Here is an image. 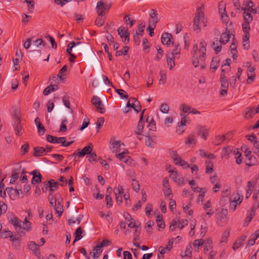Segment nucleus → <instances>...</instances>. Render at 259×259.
<instances>
[{
  "label": "nucleus",
  "mask_w": 259,
  "mask_h": 259,
  "mask_svg": "<svg viewBox=\"0 0 259 259\" xmlns=\"http://www.w3.org/2000/svg\"><path fill=\"white\" fill-rule=\"evenodd\" d=\"M200 22L203 24L204 27L206 26V22L205 21L204 13L201 7L197 9L195 16L194 18L193 29L194 30L196 31L197 32H199L200 31Z\"/></svg>",
  "instance_id": "1"
},
{
  "label": "nucleus",
  "mask_w": 259,
  "mask_h": 259,
  "mask_svg": "<svg viewBox=\"0 0 259 259\" xmlns=\"http://www.w3.org/2000/svg\"><path fill=\"white\" fill-rule=\"evenodd\" d=\"M105 0H100L97 4L96 9L98 15L99 16H104L105 15V11H108L111 7V4L104 2Z\"/></svg>",
  "instance_id": "2"
},
{
  "label": "nucleus",
  "mask_w": 259,
  "mask_h": 259,
  "mask_svg": "<svg viewBox=\"0 0 259 259\" xmlns=\"http://www.w3.org/2000/svg\"><path fill=\"white\" fill-rule=\"evenodd\" d=\"M109 145L110 150L113 153L120 152L121 147L124 146V144L123 143H121L120 141H117L115 137L111 138Z\"/></svg>",
  "instance_id": "3"
},
{
  "label": "nucleus",
  "mask_w": 259,
  "mask_h": 259,
  "mask_svg": "<svg viewBox=\"0 0 259 259\" xmlns=\"http://www.w3.org/2000/svg\"><path fill=\"white\" fill-rule=\"evenodd\" d=\"M92 103L95 106L96 110L101 113H104L105 112V108L100 98L96 96H94L92 100Z\"/></svg>",
  "instance_id": "4"
},
{
  "label": "nucleus",
  "mask_w": 259,
  "mask_h": 259,
  "mask_svg": "<svg viewBox=\"0 0 259 259\" xmlns=\"http://www.w3.org/2000/svg\"><path fill=\"white\" fill-rule=\"evenodd\" d=\"M84 48H87V47L78 46L77 47H74L73 51L76 53L79 52L81 51ZM87 48L88 49L90 55L92 58L93 61L94 62L95 65H96L98 66H99L100 61L98 59L96 55L94 53L92 49H91L90 47H87Z\"/></svg>",
  "instance_id": "5"
},
{
  "label": "nucleus",
  "mask_w": 259,
  "mask_h": 259,
  "mask_svg": "<svg viewBox=\"0 0 259 259\" xmlns=\"http://www.w3.org/2000/svg\"><path fill=\"white\" fill-rule=\"evenodd\" d=\"M11 223L15 227V229L18 234L20 235H24L25 234V232L23 231V228L21 227V221L17 217H13L11 220Z\"/></svg>",
  "instance_id": "6"
},
{
  "label": "nucleus",
  "mask_w": 259,
  "mask_h": 259,
  "mask_svg": "<svg viewBox=\"0 0 259 259\" xmlns=\"http://www.w3.org/2000/svg\"><path fill=\"white\" fill-rule=\"evenodd\" d=\"M211 204L209 200L206 202V203L204 205V209L206 211L205 214L202 215V218L203 219H205L207 218L210 217L213 213L214 211L213 209H211Z\"/></svg>",
  "instance_id": "7"
},
{
  "label": "nucleus",
  "mask_w": 259,
  "mask_h": 259,
  "mask_svg": "<svg viewBox=\"0 0 259 259\" xmlns=\"http://www.w3.org/2000/svg\"><path fill=\"white\" fill-rule=\"evenodd\" d=\"M47 140L48 142H50L53 144H62V146H63V144L64 143V142H66V138L65 137H57L55 136H53L50 135L47 136Z\"/></svg>",
  "instance_id": "8"
},
{
  "label": "nucleus",
  "mask_w": 259,
  "mask_h": 259,
  "mask_svg": "<svg viewBox=\"0 0 259 259\" xmlns=\"http://www.w3.org/2000/svg\"><path fill=\"white\" fill-rule=\"evenodd\" d=\"M93 149V146L92 143H89L88 146L84 147L81 151L78 152L77 153L74 152L73 155H77L79 157H82L86 154H89L92 152Z\"/></svg>",
  "instance_id": "9"
},
{
  "label": "nucleus",
  "mask_w": 259,
  "mask_h": 259,
  "mask_svg": "<svg viewBox=\"0 0 259 259\" xmlns=\"http://www.w3.org/2000/svg\"><path fill=\"white\" fill-rule=\"evenodd\" d=\"M149 16L151 20H149V23L152 24V25H154V27H156V24L158 23L160 20L158 16L157 11L154 9H151L149 13Z\"/></svg>",
  "instance_id": "10"
},
{
  "label": "nucleus",
  "mask_w": 259,
  "mask_h": 259,
  "mask_svg": "<svg viewBox=\"0 0 259 259\" xmlns=\"http://www.w3.org/2000/svg\"><path fill=\"white\" fill-rule=\"evenodd\" d=\"M206 42L204 40H201L200 43V50H199V58L201 59V62L205 60V56L206 54Z\"/></svg>",
  "instance_id": "11"
},
{
  "label": "nucleus",
  "mask_w": 259,
  "mask_h": 259,
  "mask_svg": "<svg viewBox=\"0 0 259 259\" xmlns=\"http://www.w3.org/2000/svg\"><path fill=\"white\" fill-rule=\"evenodd\" d=\"M171 38L172 35L171 34L165 32L161 36V42L163 45H166L167 46H169L170 45H173L174 42L171 41Z\"/></svg>",
  "instance_id": "12"
},
{
  "label": "nucleus",
  "mask_w": 259,
  "mask_h": 259,
  "mask_svg": "<svg viewBox=\"0 0 259 259\" xmlns=\"http://www.w3.org/2000/svg\"><path fill=\"white\" fill-rule=\"evenodd\" d=\"M118 34L121 38H124V43L126 44L125 42V41L127 40V41H129V35L130 33L128 32L127 29H125L123 27H119L118 30Z\"/></svg>",
  "instance_id": "13"
},
{
  "label": "nucleus",
  "mask_w": 259,
  "mask_h": 259,
  "mask_svg": "<svg viewBox=\"0 0 259 259\" xmlns=\"http://www.w3.org/2000/svg\"><path fill=\"white\" fill-rule=\"evenodd\" d=\"M13 126L15 131V134L17 136L22 135V125L21 124L20 119H19L17 117L15 121H14Z\"/></svg>",
  "instance_id": "14"
},
{
  "label": "nucleus",
  "mask_w": 259,
  "mask_h": 259,
  "mask_svg": "<svg viewBox=\"0 0 259 259\" xmlns=\"http://www.w3.org/2000/svg\"><path fill=\"white\" fill-rule=\"evenodd\" d=\"M198 135L205 140L207 139L208 136V129L205 126H199L197 127Z\"/></svg>",
  "instance_id": "15"
},
{
  "label": "nucleus",
  "mask_w": 259,
  "mask_h": 259,
  "mask_svg": "<svg viewBox=\"0 0 259 259\" xmlns=\"http://www.w3.org/2000/svg\"><path fill=\"white\" fill-rule=\"evenodd\" d=\"M231 135V133H228L223 136H216L213 141L214 144L216 145H220L221 143L223 142L226 139L229 138Z\"/></svg>",
  "instance_id": "16"
},
{
  "label": "nucleus",
  "mask_w": 259,
  "mask_h": 259,
  "mask_svg": "<svg viewBox=\"0 0 259 259\" xmlns=\"http://www.w3.org/2000/svg\"><path fill=\"white\" fill-rule=\"evenodd\" d=\"M166 62L168 66H169V70H172L175 66V60L176 57H175L171 55L170 53H167L166 55Z\"/></svg>",
  "instance_id": "17"
},
{
  "label": "nucleus",
  "mask_w": 259,
  "mask_h": 259,
  "mask_svg": "<svg viewBox=\"0 0 259 259\" xmlns=\"http://www.w3.org/2000/svg\"><path fill=\"white\" fill-rule=\"evenodd\" d=\"M173 245V242L172 241H169L167 245L165 247L160 246L158 248V251L160 254H164L167 252H169L172 248Z\"/></svg>",
  "instance_id": "18"
},
{
  "label": "nucleus",
  "mask_w": 259,
  "mask_h": 259,
  "mask_svg": "<svg viewBox=\"0 0 259 259\" xmlns=\"http://www.w3.org/2000/svg\"><path fill=\"white\" fill-rule=\"evenodd\" d=\"M163 185L164 187V189H163L164 195L166 196H169L171 193V190L170 188V185L167 179L164 178L163 180Z\"/></svg>",
  "instance_id": "19"
},
{
  "label": "nucleus",
  "mask_w": 259,
  "mask_h": 259,
  "mask_svg": "<svg viewBox=\"0 0 259 259\" xmlns=\"http://www.w3.org/2000/svg\"><path fill=\"white\" fill-rule=\"evenodd\" d=\"M46 148L41 147H35L34 148L33 155L36 157H39L46 154Z\"/></svg>",
  "instance_id": "20"
},
{
  "label": "nucleus",
  "mask_w": 259,
  "mask_h": 259,
  "mask_svg": "<svg viewBox=\"0 0 259 259\" xmlns=\"http://www.w3.org/2000/svg\"><path fill=\"white\" fill-rule=\"evenodd\" d=\"M31 174L33 176L31 183L33 184L34 182L36 183H38L41 182L42 176L41 174L38 172L37 170H33L31 172Z\"/></svg>",
  "instance_id": "21"
},
{
  "label": "nucleus",
  "mask_w": 259,
  "mask_h": 259,
  "mask_svg": "<svg viewBox=\"0 0 259 259\" xmlns=\"http://www.w3.org/2000/svg\"><path fill=\"white\" fill-rule=\"evenodd\" d=\"M48 183H50V195H52V193L56 191L58 188V183L55 182V181L53 179H51L48 181Z\"/></svg>",
  "instance_id": "22"
},
{
  "label": "nucleus",
  "mask_w": 259,
  "mask_h": 259,
  "mask_svg": "<svg viewBox=\"0 0 259 259\" xmlns=\"http://www.w3.org/2000/svg\"><path fill=\"white\" fill-rule=\"evenodd\" d=\"M169 172L170 173V177L171 178L173 181L179 184L181 182V178L179 177L177 171L174 170H169Z\"/></svg>",
  "instance_id": "23"
},
{
  "label": "nucleus",
  "mask_w": 259,
  "mask_h": 259,
  "mask_svg": "<svg viewBox=\"0 0 259 259\" xmlns=\"http://www.w3.org/2000/svg\"><path fill=\"white\" fill-rule=\"evenodd\" d=\"M231 35L232 34L223 33L221 35L220 42L221 44H226L229 41Z\"/></svg>",
  "instance_id": "24"
},
{
  "label": "nucleus",
  "mask_w": 259,
  "mask_h": 259,
  "mask_svg": "<svg viewBox=\"0 0 259 259\" xmlns=\"http://www.w3.org/2000/svg\"><path fill=\"white\" fill-rule=\"evenodd\" d=\"M160 78L159 79V84L163 85L165 83L167 79L166 73L164 70H161L159 72Z\"/></svg>",
  "instance_id": "25"
},
{
  "label": "nucleus",
  "mask_w": 259,
  "mask_h": 259,
  "mask_svg": "<svg viewBox=\"0 0 259 259\" xmlns=\"http://www.w3.org/2000/svg\"><path fill=\"white\" fill-rule=\"evenodd\" d=\"M221 82L222 89H228L229 87V83L227 77L224 73H221Z\"/></svg>",
  "instance_id": "26"
},
{
  "label": "nucleus",
  "mask_w": 259,
  "mask_h": 259,
  "mask_svg": "<svg viewBox=\"0 0 259 259\" xmlns=\"http://www.w3.org/2000/svg\"><path fill=\"white\" fill-rule=\"evenodd\" d=\"M83 232L84 231L81 229V227H78L76 229L75 231V238L73 241V244L75 243L76 241L80 240L82 237V234Z\"/></svg>",
  "instance_id": "27"
},
{
  "label": "nucleus",
  "mask_w": 259,
  "mask_h": 259,
  "mask_svg": "<svg viewBox=\"0 0 259 259\" xmlns=\"http://www.w3.org/2000/svg\"><path fill=\"white\" fill-rule=\"evenodd\" d=\"M58 88V86L56 85H52L48 86L43 91L45 96L48 95L51 92L56 91Z\"/></svg>",
  "instance_id": "28"
},
{
  "label": "nucleus",
  "mask_w": 259,
  "mask_h": 259,
  "mask_svg": "<svg viewBox=\"0 0 259 259\" xmlns=\"http://www.w3.org/2000/svg\"><path fill=\"white\" fill-rule=\"evenodd\" d=\"M242 10L244 11V21L251 22L253 20V17L251 16V14L246 11V8H242Z\"/></svg>",
  "instance_id": "29"
},
{
  "label": "nucleus",
  "mask_w": 259,
  "mask_h": 259,
  "mask_svg": "<svg viewBox=\"0 0 259 259\" xmlns=\"http://www.w3.org/2000/svg\"><path fill=\"white\" fill-rule=\"evenodd\" d=\"M230 229H227L223 233L222 236L221 237V240H220V245H222V244L223 243H226L228 240V238L229 237L230 235Z\"/></svg>",
  "instance_id": "30"
},
{
  "label": "nucleus",
  "mask_w": 259,
  "mask_h": 259,
  "mask_svg": "<svg viewBox=\"0 0 259 259\" xmlns=\"http://www.w3.org/2000/svg\"><path fill=\"white\" fill-rule=\"evenodd\" d=\"M93 251L95 252H91L92 256L94 259H97L98 258L102 252L101 248H98V245H97L94 248Z\"/></svg>",
  "instance_id": "31"
},
{
  "label": "nucleus",
  "mask_w": 259,
  "mask_h": 259,
  "mask_svg": "<svg viewBox=\"0 0 259 259\" xmlns=\"http://www.w3.org/2000/svg\"><path fill=\"white\" fill-rule=\"evenodd\" d=\"M169 153L170 156L172 158L175 163H178V161L181 158L178 155L177 151L174 150L172 149L169 150Z\"/></svg>",
  "instance_id": "32"
},
{
  "label": "nucleus",
  "mask_w": 259,
  "mask_h": 259,
  "mask_svg": "<svg viewBox=\"0 0 259 259\" xmlns=\"http://www.w3.org/2000/svg\"><path fill=\"white\" fill-rule=\"evenodd\" d=\"M144 126V121L139 120L137 125V130L135 132V133L138 135H141L143 131Z\"/></svg>",
  "instance_id": "33"
},
{
  "label": "nucleus",
  "mask_w": 259,
  "mask_h": 259,
  "mask_svg": "<svg viewBox=\"0 0 259 259\" xmlns=\"http://www.w3.org/2000/svg\"><path fill=\"white\" fill-rule=\"evenodd\" d=\"M116 157L118 158L120 161L128 163V160L130 159L129 156H126L123 153H120L116 154Z\"/></svg>",
  "instance_id": "34"
},
{
  "label": "nucleus",
  "mask_w": 259,
  "mask_h": 259,
  "mask_svg": "<svg viewBox=\"0 0 259 259\" xmlns=\"http://www.w3.org/2000/svg\"><path fill=\"white\" fill-rule=\"evenodd\" d=\"M228 222V219L227 217L223 214H221L220 215V218L217 221V223L219 226H223L227 224Z\"/></svg>",
  "instance_id": "35"
},
{
  "label": "nucleus",
  "mask_w": 259,
  "mask_h": 259,
  "mask_svg": "<svg viewBox=\"0 0 259 259\" xmlns=\"http://www.w3.org/2000/svg\"><path fill=\"white\" fill-rule=\"evenodd\" d=\"M181 52V48L179 45H176L175 46V49L172 50V53H170V55L171 56L176 57L177 58H179V55H180Z\"/></svg>",
  "instance_id": "36"
},
{
  "label": "nucleus",
  "mask_w": 259,
  "mask_h": 259,
  "mask_svg": "<svg viewBox=\"0 0 259 259\" xmlns=\"http://www.w3.org/2000/svg\"><path fill=\"white\" fill-rule=\"evenodd\" d=\"M67 71V66L64 65L59 71L58 74V76L59 77L60 80L63 79L66 76L65 74Z\"/></svg>",
  "instance_id": "37"
},
{
  "label": "nucleus",
  "mask_w": 259,
  "mask_h": 259,
  "mask_svg": "<svg viewBox=\"0 0 259 259\" xmlns=\"http://www.w3.org/2000/svg\"><path fill=\"white\" fill-rule=\"evenodd\" d=\"M147 122H149L148 127L151 131H154L156 128L155 122L153 118L150 119L149 117L147 118Z\"/></svg>",
  "instance_id": "38"
},
{
  "label": "nucleus",
  "mask_w": 259,
  "mask_h": 259,
  "mask_svg": "<svg viewBox=\"0 0 259 259\" xmlns=\"http://www.w3.org/2000/svg\"><path fill=\"white\" fill-rule=\"evenodd\" d=\"M22 228L23 231H29L31 229V223L26 218L25 219L23 222V227Z\"/></svg>",
  "instance_id": "39"
},
{
  "label": "nucleus",
  "mask_w": 259,
  "mask_h": 259,
  "mask_svg": "<svg viewBox=\"0 0 259 259\" xmlns=\"http://www.w3.org/2000/svg\"><path fill=\"white\" fill-rule=\"evenodd\" d=\"M206 172L207 174H211L213 171V165L212 162L210 160L206 161Z\"/></svg>",
  "instance_id": "40"
},
{
  "label": "nucleus",
  "mask_w": 259,
  "mask_h": 259,
  "mask_svg": "<svg viewBox=\"0 0 259 259\" xmlns=\"http://www.w3.org/2000/svg\"><path fill=\"white\" fill-rule=\"evenodd\" d=\"M28 246L33 251H38L39 250V245L33 241L29 242Z\"/></svg>",
  "instance_id": "41"
},
{
  "label": "nucleus",
  "mask_w": 259,
  "mask_h": 259,
  "mask_svg": "<svg viewBox=\"0 0 259 259\" xmlns=\"http://www.w3.org/2000/svg\"><path fill=\"white\" fill-rule=\"evenodd\" d=\"M104 16H98V17L96 19L95 24L98 26H102L105 22V17H103Z\"/></svg>",
  "instance_id": "42"
},
{
  "label": "nucleus",
  "mask_w": 259,
  "mask_h": 259,
  "mask_svg": "<svg viewBox=\"0 0 259 259\" xmlns=\"http://www.w3.org/2000/svg\"><path fill=\"white\" fill-rule=\"evenodd\" d=\"M219 66V61L217 58H213L210 64V68L215 70Z\"/></svg>",
  "instance_id": "43"
},
{
  "label": "nucleus",
  "mask_w": 259,
  "mask_h": 259,
  "mask_svg": "<svg viewBox=\"0 0 259 259\" xmlns=\"http://www.w3.org/2000/svg\"><path fill=\"white\" fill-rule=\"evenodd\" d=\"M180 109L184 113H190L191 107L186 104H182L180 106Z\"/></svg>",
  "instance_id": "44"
},
{
  "label": "nucleus",
  "mask_w": 259,
  "mask_h": 259,
  "mask_svg": "<svg viewBox=\"0 0 259 259\" xmlns=\"http://www.w3.org/2000/svg\"><path fill=\"white\" fill-rule=\"evenodd\" d=\"M55 209L56 213L58 214L59 218H60L62 215L63 211V205H61L60 204H59V205L55 204Z\"/></svg>",
  "instance_id": "45"
},
{
  "label": "nucleus",
  "mask_w": 259,
  "mask_h": 259,
  "mask_svg": "<svg viewBox=\"0 0 259 259\" xmlns=\"http://www.w3.org/2000/svg\"><path fill=\"white\" fill-rule=\"evenodd\" d=\"M192 63L195 67H197L200 64V59L199 56L195 55L192 56Z\"/></svg>",
  "instance_id": "46"
},
{
  "label": "nucleus",
  "mask_w": 259,
  "mask_h": 259,
  "mask_svg": "<svg viewBox=\"0 0 259 259\" xmlns=\"http://www.w3.org/2000/svg\"><path fill=\"white\" fill-rule=\"evenodd\" d=\"M241 202V200L237 199V200H230V209L234 210L236 209V205Z\"/></svg>",
  "instance_id": "47"
},
{
  "label": "nucleus",
  "mask_w": 259,
  "mask_h": 259,
  "mask_svg": "<svg viewBox=\"0 0 259 259\" xmlns=\"http://www.w3.org/2000/svg\"><path fill=\"white\" fill-rule=\"evenodd\" d=\"M115 92L118 93L121 98L127 99L128 95L127 93L122 89H115Z\"/></svg>",
  "instance_id": "48"
},
{
  "label": "nucleus",
  "mask_w": 259,
  "mask_h": 259,
  "mask_svg": "<svg viewBox=\"0 0 259 259\" xmlns=\"http://www.w3.org/2000/svg\"><path fill=\"white\" fill-rule=\"evenodd\" d=\"M234 154H235V158H236V162L238 164H240L242 162V159H241V153L238 151V150H237V151L236 152L235 150H234Z\"/></svg>",
  "instance_id": "49"
},
{
  "label": "nucleus",
  "mask_w": 259,
  "mask_h": 259,
  "mask_svg": "<svg viewBox=\"0 0 259 259\" xmlns=\"http://www.w3.org/2000/svg\"><path fill=\"white\" fill-rule=\"evenodd\" d=\"M177 165H180L184 168H188L190 167L189 164L186 161L183 160L181 158L178 161V163H175Z\"/></svg>",
  "instance_id": "50"
},
{
  "label": "nucleus",
  "mask_w": 259,
  "mask_h": 259,
  "mask_svg": "<svg viewBox=\"0 0 259 259\" xmlns=\"http://www.w3.org/2000/svg\"><path fill=\"white\" fill-rule=\"evenodd\" d=\"M186 144H194L196 143V138L194 135H190L185 142Z\"/></svg>",
  "instance_id": "51"
},
{
  "label": "nucleus",
  "mask_w": 259,
  "mask_h": 259,
  "mask_svg": "<svg viewBox=\"0 0 259 259\" xmlns=\"http://www.w3.org/2000/svg\"><path fill=\"white\" fill-rule=\"evenodd\" d=\"M145 144L147 146L149 147H153L154 146V144L153 140L151 139V137L149 136H146L145 139Z\"/></svg>",
  "instance_id": "52"
},
{
  "label": "nucleus",
  "mask_w": 259,
  "mask_h": 259,
  "mask_svg": "<svg viewBox=\"0 0 259 259\" xmlns=\"http://www.w3.org/2000/svg\"><path fill=\"white\" fill-rule=\"evenodd\" d=\"M12 234L13 233L11 231H4L1 233V236L3 238H12Z\"/></svg>",
  "instance_id": "53"
},
{
  "label": "nucleus",
  "mask_w": 259,
  "mask_h": 259,
  "mask_svg": "<svg viewBox=\"0 0 259 259\" xmlns=\"http://www.w3.org/2000/svg\"><path fill=\"white\" fill-rule=\"evenodd\" d=\"M29 148V144L28 143H25L21 147V151L22 155H24L28 152Z\"/></svg>",
  "instance_id": "54"
},
{
  "label": "nucleus",
  "mask_w": 259,
  "mask_h": 259,
  "mask_svg": "<svg viewBox=\"0 0 259 259\" xmlns=\"http://www.w3.org/2000/svg\"><path fill=\"white\" fill-rule=\"evenodd\" d=\"M156 222L157 223V226L160 228L163 229L165 227V225L163 223L162 218L160 215H158L157 217Z\"/></svg>",
  "instance_id": "55"
},
{
  "label": "nucleus",
  "mask_w": 259,
  "mask_h": 259,
  "mask_svg": "<svg viewBox=\"0 0 259 259\" xmlns=\"http://www.w3.org/2000/svg\"><path fill=\"white\" fill-rule=\"evenodd\" d=\"M254 108L250 109L248 110L245 113L244 117L246 119H249L252 117L253 115L254 114Z\"/></svg>",
  "instance_id": "56"
},
{
  "label": "nucleus",
  "mask_w": 259,
  "mask_h": 259,
  "mask_svg": "<svg viewBox=\"0 0 259 259\" xmlns=\"http://www.w3.org/2000/svg\"><path fill=\"white\" fill-rule=\"evenodd\" d=\"M132 183L133 188L136 192H138L140 190V185L139 182L136 180V179H133Z\"/></svg>",
  "instance_id": "57"
},
{
  "label": "nucleus",
  "mask_w": 259,
  "mask_h": 259,
  "mask_svg": "<svg viewBox=\"0 0 259 259\" xmlns=\"http://www.w3.org/2000/svg\"><path fill=\"white\" fill-rule=\"evenodd\" d=\"M75 47V44L74 41H72L71 42H70L67 45V49L66 50V52L68 55L72 53V49Z\"/></svg>",
  "instance_id": "58"
},
{
  "label": "nucleus",
  "mask_w": 259,
  "mask_h": 259,
  "mask_svg": "<svg viewBox=\"0 0 259 259\" xmlns=\"http://www.w3.org/2000/svg\"><path fill=\"white\" fill-rule=\"evenodd\" d=\"M124 19L127 25L130 24V27H132L133 25L134 21L131 19L130 15H125Z\"/></svg>",
  "instance_id": "59"
},
{
  "label": "nucleus",
  "mask_w": 259,
  "mask_h": 259,
  "mask_svg": "<svg viewBox=\"0 0 259 259\" xmlns=\"http://www.w3.org/2000/svg\"><path fill=\"white\" fill-rule=\"evenodd\" d=\"M123 187L120 185H119L116 189H114L116 197L118 196H121V194L123 193Z\"/></svg>",
  "instance_id": "60"
},
{
  "label": "nucleus",
  "mask_w": 259,
  "mask_h": 259,
  "mask_svg": "<svg viewBox=\"0 0 259 259\" xmlns=\"http://www.w3.org/2000/svg\"><path fill=\"white\" fill-rule=\"evenodd\" d=\"M188 224V221L187 220H179L178 227L182 230L185 226H187Z\"/></svg>",
  "instance_id": "61"
},
{
  "label": "nucleus",
  "mask_w": 259,
  "mask_h": 259,
  "mask_svg": "<svg viewBox=\"0 0 259 259\" xmlns=\"http://www.w3.org/2000/svg\"><path fill=\"white\" fill-rule=\"evenodd\" d=\"M157 53L154 58V60L155 61H158L163 56V50L160 48L157 49Z\"/></svg>",
  "instance_id": "62"
},
{
  "label": "nucleus",
  "mask_w": 259,
  "mask_h": 259,
  "mask_svg": "<svg viewBox=\"0 0 259 259\" xmlns=\"http://www.w3.org/2000/svg\"><path fill=\"white\" fill-rule=\"evenodd\" d=\"M38 133L40 135H43L45 133V128L42 123L36 125Z\"/></svg>",
  "instance_id": "63"
},
{
  "label": "nucleus",
  "mask_w": 259,
  "mask_h": 259,
  "mask_svg": "<svg viewBox=\"0 0 259 259\" xmlns=\"http://www.w3.org/2000/svg\"><path fill=\"white\" fill-rule=\"evenodd\" d=\"M253 152L258 156H259V142H255L253 144Z\"/></svg>",
  "instance_id": "64"
}]
</instances>
